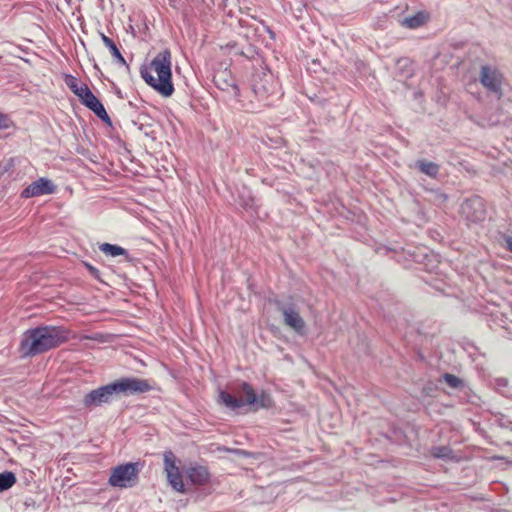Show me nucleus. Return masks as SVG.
<instances>
[{"mask_svg": "<svg viewBox=\"0 0 512 512\" xmlns=\"http://www.w3.org/2000/svg\"><path fill=\"white\" fill-rule=\"evenodd\" d=\"M1 424H2V428H5L6 421L4 420V418H3V417H2Z\"/></svg>", "mask_w": 512, "mask_h": 512, "instance_id": "nucleus-31", "label": "nucleus"}, {"mask_svg": "<svg viewBox=\"0 0 512 512\" xmlns=\"http://www.w3.org/2000/svg\"><path fill=\"white\" fill-rule=\"evenodd\" d=\"M414 166L418 168V170L425 174L430 178H437L440 172V166L432 161H427L425 159H419L415 162Z\"/></svg>", "mask_w": 512, "mask_h": 512, "instance_id": "nucleus-14", "label": "nucleus"}, {"mask_svg": "<svg viewBox=\"0 0 512 512\" xmlns=\"http://www.w3.org/2000/svg\"><path fill=\"white\" fill-rule=\"evenodd\" d=\"M508 383L507 378L499 377L494 380V387L498 392L503 393V389L508 386Z\"/></svg>", "mask_w": 512, "mask_h": 512, "instance_id": "nucleus-25", "label": "nucleus"}, {"mask_svg": "<svg viewBox=\"0 0 512 512\" xmlns=\"http://www.w3.org/2000/svg\"><path fill=\"white\" fill-rule=\"evenodd\" d=\"M99 250L111 257L125 256L126 259L129 258L128 251L115 244L102 243L99 245Z\"/></svg>", "mask_w": 512, "mask_h": 512, "instance_id": "nucleus-15", "label": "nucleus"}, {"mask_svg": "<svg viewBox=\"0 0 512 512\" xmlns=\"http://www.w3.org/2000/svg\"><path fill=\"white\" fill-rule=\"evenodd\" d=\"M64 82L66 84V86L78 97L82 91H84L85 89V86H87L86 84H80L79 83V80L71 75V74H66L65 77H64Z\"/></svg>", "mask_w": 512, "mask_h": 512, "instance_id": "nucleus-18", "label": "nucleus"}, {"mask_svg": "<svg viewBox=\"0 0 512 512\" xmlns=\"http://www.w3.org/2000/svg\"><path fill=\"white\" fill-rule=\"evenodd\" d=\"M277 309L283 315V322L286 326L293 329L296 333L302 335L305 332V321L301 317L298 308L295 304L290 303L287 305L277 302Z\"/></svg>", "mask_w": 512, "mask_h": 512, "instance_id": "nucleus-9", "label": "nucleus"}, {"mask_svg": "<svg viewBox=\"0 0 512 512\" xmlns=\"http://www.w3.org/2000/svg\"><path fill=\"white\" fill-rule=\"evenodd\" d=\"M276 86L277 84L273 80L272 75L264 73L262 77H259V80H254L253 91L261 99H264L276 93Z\"/></svg>", "mask_w": 512, "mask_h": 512, "instance_id": "nucleus-12", "label": "nucleus"}, {"mask_svg": "<svg viewBox=\"0 0 512 512\" xmlns=\"http://www.w3.org/2000/svg\"><path fill=\"white\" fill-rule=\"evenodd\" d=\"M3 441H5L6 443H7V442H12V440H11L10 438H8V437H4V436L2 435V442H3Z\"/></svg>", "mask_w": 512, "mask_h": 512, "instance_id": "nucleus-30", "label": "nucleus"}, {"mask_svg": "<svg viewBox=\"0 0 512 512\" xmlns=\"http://www.w3.org/2000/svg\"><path fill=\"white\" fill-rule=\"evenodd\" d=\"M14 131V123L6 115L2 114V138L10 136Z\"/></svg>", "mask_w": 512, "mask_h": 512, "instance_id": "nucleus-23", "label": "nucleus"}, {"mask_svg": "<svg viewBox=\"0 0 512 512\" xmlns=\"http://www.w3.org/2000/svg\"><path fill=\"white\" fill-rule=\"evenodd\" d=\"M138 473V463L122 464L112 469L108 482L113 487H133L137 481Z\"/></svg>", "mask_w": 512, "mask_h": 512, "instance_id": "nucleus-5", "label": "nucleus"}, {"mask_svg": "<svg viewBox=\"0 0 512 512\" xmlns=\"http://www.w3.org/2000/svg\"><path fill=\"white\" fill-rule=\"evenodd\" d=\"M432 455L439 459H451L453 457V451L448 446H438L432 449Z\"/></svg>", "mask_w": 512, "mask_h": 512, "instance_id": "nucleus-21", "label": "nucleus"}, {"mask_svg": "<svg viewBox=\"0 0 512 512\" xmlns=\"http://www.w3.org/2000/svg\"><path fill=\"white\" fill-rule=\"evenodd\" d=\"M151 389L145 379L125 377L90 391L84 396L82 403L85 408L92 409L111 403L114 396L140 394Z\"/></svg>", "mask_w": 512, "mask_h": 512, "instance_id": "nucleus-2", "label": "nucleus"}, {"mask_svg": "<svg viewBox=\"0 0 512 512\" xmlns=\"http://www.w3.org/2000/svg\"><path fill=\"white\" fill-rule=\"evenodd\" d=\"M435 195H436V201H438V203L442 204L444 202H446L447 200V196L439 191L435 192Z\"/></svg>", "mask_w": 512, "mask_h": 512, "instance_id": "nucleus-28", "label": "nucleus"}, {"mask_svg": "<svg viewBox=\"0 0 512 512\" xmlns=\"http://www.w3.org/2000/svg\"><path fill=\"white\" fill-rule=\"evenodd\" d=\"M164 471L167 480L174 490L180 493L185 492V485L179 467L176 465L177 458L172 451L163 454Z\"/></svg>", "mask_w": 512, "mask_h": 512, "instance_id": "nucleus-8", "label": "nucleus"}, {"mask_svg": "<svg viewBox=\"0 0 512 512\" xmlns=\"http://www.w3.org/2000/svg\"><path fill=\"white\" fill-rule=\"evenodd\" d=\"M81 103L93 111L97 117L106 123H110V117L107 114L103 104L99 99L92 93L88 86H85L84 91L78 96Z\"/></svg>", "mask_w": 512, "mask_h": 512, "instance_id": "nucleus-11", "label": "nucleus"}, {"mask_svg": "<svg viewBox=\"0 0 512 512\" xmlns=\"http://www.w3.org/2000/svg\"><path fill=\"white\" fill-rule=\"evenodd\" d=\"M426 17L423 13H417L413 16L406 17L402 20V26L410 29H415L425 23Z\"/></svg>", "mask_w": 512, "mask_h": 512, "instance_id": "nucleus-19", "label": "nucleus"}, {"mask_svg": "<svg viewBox=\"0 0 512 512\" xmlns=\"http://www.w3.org/2000/svg\"><path fill=\"white\" fill-rule=\"evenodd\" d=\"M101 39L115 60L121 65H127L125 58L122 56L114 41L103 33H101Z\"/></svg>", "mask_w": 512, "mask_h": 512, "instance_id": "nucleus-16", "label": "nucleus"}, {"mask_svg": "<svg viewBox=\"0 0 512 512\" xmlns=\"http://www.w3.org/2000/svg\"><path fill=\"white\" fill-rule=\"evenodd\" d=\"M440 381H444L451 389L457 391V397L461 403H476L478 400L477 395L472 391L471 387L460 377L444 373Z\"/></svg>", "mask_w": 512, "mask_h": 512, "instance_id": "nucleus-6", "label": "nucleus"}, {"mask_svg": "<svg viewBox=\"0 0 512 512\" xmlns=\"http://www.w3.org/2000/svg\"><path fill=\"white\" fill-rule=\"evenodd\" d=\"M501 240L503 242L504 248L512 253V235L503 233L501 235Z\"/></svg>", "mask_w": 512, "mask_h": 512, "instance_id": "nucleus-26", "label": "nucleus"}, {"mask_svg": "<svg viewBox=\"0 0 512 512\" xmlns=\"http://www.w3.org/2000/svg\"><path fill=\"white\" fill-rule=\"evenodd\" d=\"M143 80L164 97L174 92L171 71V52L165 49L159 52L151 61L149 67L140 71Z\"/></svg>", "mask_w": 512, "mask_h": 512, "instance_id": "nucleus-3", "label": "nucleus"}, {"mask_svg": "<svg viewBox=\"0 0 512 512\" xmlns=\"http://www.w3.org/2000/svg\"><path fill=\"white\" fill-rule=\"evenodd\" d=\"M69 339V331L62 326H38L24 332L20 342L23 357H33L58 347Z\"/></svg>", "mask_w": 512, "mask_h": 512, "instance_id": "nucleus-1", "label": "nucleus"}, {"mask_svg": "<svg viewBox=\"0 0 512 512\" xmlns=\"http://www.w3.org/2000/svg\"><path fill=\"white\" fill-rule=\"evenodd\" d=\"M16 483V476L13 472H2V491L10 489Z\"/></svg>", "mask_w": 512, "mask_h": 512, "instance_id": "nucleus-22", "label": "nucleus"}, {"mask_svg": "<svg viewBox=\"0 0 512 512\" xmlns=\"http://www.w3.org/2000/svg\"><path fill=\"white\" fill-rule=\"evenodd\" d=\"M55 191V184L50 179L41 177L23 189L21 197L28 199L53 194Z\"/></svg>", "mask_w": 512, "mask_h": 512, "instance_id": "nucleus-10", "label": "nucleus"}, {"mask_svg": "<svg viewBox=\"0 0 512 512\" xmlns=\"http://www.w3.org/2000/svg\"><path fill=\"white\" fill-rule=\"evenodd\" d=\"M479 82L489 95L497 99L502 97L504 76L496 66L482 65L479 71Z\"/></svg>", "mask_w": 512, "mask_h": 512, "instance_id": "nucleus-4", "label": "nucleus"}, {"mask_svg": "<svg viewBox=\"0 0 512 512\" xmlns=\"http://www.w3.org/2000/svg\"><path fill=\"white\" fill-rule=\"evenodd\" d=\"M86 268L91 273L92 276L98 277L99 276V270L92 266L91 264L85 263Z\"/></svg>", "mask_w": 512, "mask_h": 512, "instance_id": "nucleus-27", "label": "nucleus"}, {"mask_svg": "<svg viewBox=\"0 0 512 512\" xmlns=\"http://www.w3.org/2000/svg\"><path fill=\"white\" fill-rule=\"evenodd\" d=\"M219 399L222 404H224L227 408H230L232 410H236L244 406V402L242 399L237 398L225 391L220 392Z\"/></svg>", "mask_w": 512, "mask_h": 512, "instance_id": "nucleus-17", "label": "nucleus"}, {"mask_svg": "<svg viewBox=\"0 0 512 512\" xmlns=\"http://www.w3.org/2000/svg\"><path fill=\"white\" fill-rule=\"evenodd\" d=\"M461 214L470 223H479L486 217L485 201L480 196L466 199L461 205Z\"/></svg>", "mask_w": 512, "mask_h": 512, "instance_id": "nucleus-7", "label": "nucleus"}, {"mask_svg": "<svg viewBox=\"0 0 512 512\" xmlns=\"http://www.w3.org/2000/svg\"><path fill=\"white\" fill-rule=\"evenodd\" d=\"M241 392L243 394L241 399L243 400L244 405H252L256 403L257 395L250 384L243 382L241 384Z\"/></svg>", "mask_w": 512, "mask_h": 512, "instance_id": "nucleus-20", "label": "nucleus"}, {"mask_svg": "<svg viewBox=\"0 0 512 512\" xmlns=\"http://www.w3.org/2000/svg\"><path fill=\"white\" fill-rule=\"evenodd\" d=\"M16 161H18L17 158H10L4 167V171H9L15 165Z\"/></svg>", "mask_w": 512, "mask_h": 512, "instance_id": "nucleus-29", "label": "nucleus"}, {"mask_svg": "<svg viewBox=\"0 0 512 512\" xmlns=\"http://www.w3.org/2000/svg\"><path fill=\"white\" fill-rule=\"evenodd\" d=\"M272 404V399L270 395L266 392H262L259 396H257V401L253 405L256 408H268Z\"/></svg>", "mask_w": 512, "mask_h": 512, "instance_id": "nucleus-24", "label": "nucleus"}, {"mask_svg": "<svg viewBox=\"0 0 512 512\" xmlns=\"http://www.w3.org/2000/svg\"><path fill=\"white\" fill-rule=\"evenodd\" d=\"M186 476L188 480L194 485H205L210 480V472L206 466L191 465L186 469Z\"/></svg>", "mask_w": 512, "mask_h": 512, "instance_id": "nucleus-13", "label": "nucleus"}]
</instances>
